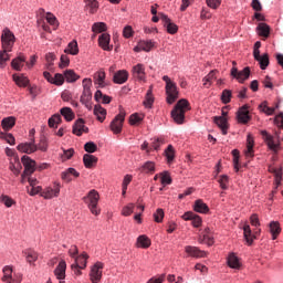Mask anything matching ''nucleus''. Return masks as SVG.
<instances>
[{"instance_id": "nucleus-49", "label": "nucleus", "mask_w": 283, "mask_h": 283, "mask_svg": "<svg viewBox=\"0 0 283 283\" xmlns=\"http://www.w3.org/2000/svg\"><path fill=\"white\" fill-rule=\"evenodd\" d=\"M84 150L87 154H94L95 151H98V146L94 142H87L84 145Z\"/></svg>"}, {"instance_id": "nucleus-56", "label": "nucleus", "mask_w": 283, "mask_h": 283, "mask_svg": "<svg viewBox=\"0 0 283 283\" xmlns=\"http://www.w3.org/2000/svg\"><path fill=\"white\" fill-rule=\"evenodd\" d=\"M218 182H219L221 189H223V190L229 189V176H227V175L220 176Z\"/></svg>"}, {"instance_id": "nucleus-32", "label": "nucleus", "mask_w": 283, "mask_h": 283, "mask_svg": "<svg viewBox=\"0 0 283 283\" xmlns=\"http://www.w3.org/2000/svg\"><path fill=\"white\" fill-rule=\"evenodd\" d=\"M2 272H3V276L1 281L4 283H12V277L14 275V271L12 270V266L10 265L4 266Z\"/></svg>"}, {"instance_id": "nucleus-9", "label": "nucleus", "mask_w": 283, "mask_h": 283, "mask_svg": "<svg viewBox=\"0 0 283 283\" xmlns=\"http://www.w3.org/2000/svg\"><path fill=\"white\" fill-rule=\"evenodd\" d=\"M231 76L237 78L239 83H244L249 76H251V69L249 66L244 67L242 71H238V67L231 69Z\"/></svg>"}, {"instance_id": "nucleus-15", "label": "nucleus", "mask_w": 283, "mask_h": 283, "mask_svg": "<svg viewBox=\"0 0 283 283\" xmlns=\"http://www.w3.org/2000/svg\"><path fill=\"white\" fill-rule=\"evenodd\" d=\"M185 252H186L190 258H207V252L200 250L198 247L187 245V247L185 248Z\"/></svg>"}, {"instance_id": "nucleus-23", "label": "nucleus", "mask_w": 283, "mask_h": 283, "mask_svg": "<svg viewBox=\"0 0 283 283\" xmlns=\"http://www.w3.org/2000/svg\"><path fill=\"white\" fill-rule=\"evenodd\" d=\"M133 76L134 78H137V81H145L147 77V74L145 73V65L144 64H137L133 67Z\"/></svg>"}, {"instance_id": "nucleus-16", "label": "nucleus", "mask_w": 283, "mask_h": 283, "mask_svg": "<svg viewBox=\"0 0 283 283\" xmlns=\"http://www.w3.org/2000/svg\"><path fill=\"white\" fill-rule=\"evenodd\" d=\"M238 120L243 125H247L251 120V115H249V105H243L238 112Z\"/></svg>"}, {"instance_id": "nucleus-11", "label": "nucleus", "mask_w": 283, "mask_h": 283, "mask_svg": "<svg viewBox=\"0 0 283 283\" xmlns=\"http://www.w3.org/2000/svg\"><path fill=\"white\" fill-rule=\"evenodd\" d=\"M159 19L164 23V28H166L168 34H176L178 32V25L171 22V19L165 13H159Z\"/></svg>"}, {"instance_id": "nucleus-22", "label": "nucleus", "mask_w": 283, "mask_h": 283, "mask_svg": "<svg viewBox=\"0 0 283 283\" xmlns=\"http://www.w3.org/2000/svg\"><path fill=\"white\" fill-rule=\"evenodd\" d=\"M213 123L221 129L223 136H227V130L229 129V123L224 116H214Z\"/></svg>"}, {"instance_id": "nucleus-58", "label": "nucleus", "mask_w": 283, "mask_h": 283, "mask_svg": "<svg viewBox=\"0 0 283 283\" xmlns=\"http://www.w3.org/2000/svg\"><path fill=\"white\" fill-rule=\"evenodd\" d=\"M135 207L136 206L134 203H128L127 206H125L122 209V216L128 217V216L133 214Z\"/></svg>"}, {"instance_id": "nucleus-38", "label": "nucleus", "mask_w": 283, "mask_h": 283, "mask_svg": "<svg viewBox=\"0 0 283 283\" xmlns=\"http://www.w3.org/2000/svg\"><path fill=\"white\" fill-rule=\"evenodd\" d=\"M94 114L95 116H97V120H99V123H103L105 120V117L107 116V111L101 105H95Z\"/></svg>"}, {"instance_id": "nucleus-50", "label": "nucleus", "mask_w": 283, "mask_h": 283, "mask_svg": "<svg viewBox=\"0 0 283 283\" xmlns=\"http://www.w3.org/2000/svg\"><path fill=\"white\" fill-rule=\"evenodd\" d=\"M256 61L259 62L261 70H266V67H269L270 61L269 55L266 53L259 57Z\"/></svg>"}, {"instance_id": "nucleus-7", "label": "nucleus", "mask_w": 283, "mask_h": 283, "mask_svg": "<svg viewBox=\"0 0 283 283\" xmlns=\"http://www.w3.org/2000/svg\"><path fill=\"white\" fill-rule=\"evenodd\" d=\"M105 264L103 262H96L94 265L91 266L90 271V280L92 283H98L103 279V269Z\"/></svg>"}, {"instance_id": "nucleus-62", "label": "nucleus", "mask_w": 283, "mask_h": 283, "mask_svg": "<svg viewBox=\"0 0 283 283\" xmlns=\"http://www.w3.org/2000/svg\"><path fill=\"white\" fill-rule=\"evenodd\" d=\"M53 85H63L65 83V76L61 73H56L53 77V82H51Z\"/></svg>"}, {"instance_id": "nucleus-39", "label": "nucleus", "mask_w": 283, "mask_h": 283, "mask_svg": "<svg viewBox=\"0 0 283 283\" xmlns=\"http://www.w3.org/2000/svg\"><path fill=\"white\" fill-rule=\"evenodd\" d=\"M259 32V36H264V39H269V35L271 34V28L266 23H259L256 28Z\"/></svg>"}, {"instance_id": "nucleus-61", "label": "nucleus", "mask_w": 283, "mask_h": 283, "mask_svg": "<svg viewBox=\"0 0 283 283\" xmlns=\"http://www.w3.org/2000/svg\"><path fill=\"white\" fill-rule=\"evenodd\" d=\"M165 218V210H163L161 208H158L157 211L154 213V220L155 222H163Z\"/></svg>"}, {"instance_id": "nucleus-10", "label": "nucleus", "mask_w": 283, "mask_h": 283, "mask_svg": "<svg viewBox=\"0 0 283 283\" xmlns=\"http://www.w3.org/2000/svg\"><path fill=\"white\" fill-rule=\"evenodd\" d=\"M22 165L24 167V174L32 176L34 171H36V161L34 159L30 158L28 155L22 156L21 158Z\"/></svg>"}, {"instance_id": "nucleus-28", "label": "nucleus", "mask_w": 283, "mask_h": 283, "mask_svg": "<svg viewBox=\"0 0 283 283\" xmlns=\"http://www.w3.org/2000/svg\"><path fill=\"white\" fill-rule=\"evenodd\" d=\"M255 145V140L253 139V135L249 134L247 137V150H245V157L247 158H253L254 150L253 147Z\"/></svg>"}, {"instance_id": "nucleus-13", "label": "nucleus", "mask_w": 283, "mask_h": 283, "mask_svg": "<svg viewBox=\"0 0 283 283\" xmlns=\"http://www.w3.org/2000/svg\"><path fill=\"white\" fill-rule=\"evenodd\" d=\"M17 149L22 154H34L36 151V144H34V139H31L29 143L19 144Z\"/></svg>"}, {"instance_id": "nucleus-46", "label": "nucleus", "mask_w": 283, "mask_h": 283, "mask_svg": "<svg viewBox=\"0 0 283 283\" xmlns=\"http://www.w3.org/2000/svg\"><path fill=\"white\" fill-rule=\"evenodd\" d=\"M10 51H6V49H2L0 51V67H6V63L10 61V54H8Z\"/></svg>"}, {"instance_id": "nucleus-59", "label": "nucleus", "mask_w": 283, "mask_h": 283, "mask_svg": "<svg viewBox=\"0 0 283 283\" xmlns=\"http://www.w3.org/2000/svg\"><path fill=\"white\" fill-rule=\"evenodd\" d=\"M36 146V151H48V139L42 137Z\"/></svg>"}, {"instance_id": "nucleus-57", "label": "nucleus", "mask_w": 283, "mask_h": 283, "mask_svg": "<svg viewBox=\"0 0 283 283\" xmlns=\"http://www.w3.org/2000/svg\"><path fill=\"white\" fill-rule=\"evenodd\" d=\"M166 158L168 163H171L176 156V151L174 150V146L169 145L165 150Z\"/></svg>"}, {"instance_id": "nucleus-44", "label": "nucleus", "mask_w": 283, "mask_h": 283, "mask_svg": "<svg viewBox=\"0 0 283 283\" xmlns=\"http://www.w3.org/2000/svg\"><path fill=\"white\" fill-rule=\"evenodd\" d=\"M61 115L67 120V123L74 120V112L70 107H63L60 111Z\"/></svg>"}, {"instance_id": "nucleus-51", "label": "nucleus", "mask_w": 283, "mask_h": 283, "mask_svg": "<svg viewBox=\"0 0 283 283\" xmlns=\"http://www.w3.org/2000/svg\"><path fill=\"white\" fill-rule=\"evenodd\" d=\"M107 30V24L105 22H95L92 27L93 32H105Z\"/></svg>"}, {"instance_id": "nucleus-36", "label": "nucleus", "mask_w": 283, "mask_h": 283, "mask_svg": "<svg viewBox=\"0 0 283 283\" xmlns=\"http://www.w3.org/2000/svg\"><path fill=\"white\" fill-rule=\"evenodd\" d=\"M154 86H149V90L146 93L144 105L148 109H151V106L154 105Z\"/></svg>"}, {"instance_id": "nucleus-8", "label": "nucleus", "mask_w": 283, "mask_h": 283, "mask_svg": "<svg viewBox=\"0 0 283 283\" xmlns=\"http://www.w3.org/2000/svg\"><path fill=\"white\" fill-rule=\"evenodd\" d=\"M60 193H61V184L54 182L52 186L46 187L41 192V196L45 200H52V198H59Z\"/></svg>"}, {"instance_id": "nucleus-53", "label": "nucleus", "mask_w": 283, "mask_h": 283, "mask_svg": "<svg viewBox=\"0 0 283 283\" xmlns=\"http://www.w3.org/2000/svg\"><path fill=\"white\" fill-rule=\"evenodd\" d=\"M46 61V70H52V65H54V61H56V55L54 53H48L45 55Z\"/></svg>"}, {"instance_id": "nucleus-54", "label": "nucleus", "mask_w": 283, "mask_h": 283, "mask_svg": "<svg viewBox=\"0 0 283 283\" xmlns=\"http://www.w3.org/2000/svg\"><path fill=\"white\" fill-rule=\"evenodd\" d=\"M231 90H223L221 94V101L224 105H228V103H231Z\"/></svg>"}, {"instance_id": "nucleus-27", "label": "nucleus", "mask_w": 283, "mask_h": 283, "mask_svg": "<svg viewBox=\"0 0 283 283\" xmlns=\"http://www.w3.org/2000/svg\"><path fill=\"white\" fill-rule=\"evenodd\" d=\"M87 260H90V255L87 252H83L82 254L75 256L73 264L81 266L82 269H87Z\"/></svg>"}, {"instance_id": "nucleus-41", "label": "nucleus", "mask_w": 283, "mask_h": 283, "mask_svg": "<svg viewBox=\"0 0 283 283\" xmlns=\"http://www.w3.org/2000/svg\"><path fill=\"white\" fill-rule=\"evenodd\" d=\"M228 266H230V269H240V266H241L240 259H238L235 253H230L229 254V256H228Z\"/></svg>"}, {"instance_id": "nucleus-63", "label": "nucleus", "mask_w": 283, "mask_h": 283, "mask_svg": "<svg viewBox=\"0 0 283 283\" xmlns=\"http://www.w3.org/2000/svg\"><path fill=\"white\" fill-rule=\"evenodd\" d=\"M161 185H171V176L169 175V172H161Z\"/></svg>"}, {"instance_id": "nucleus-1", "label": "nucleus", "mask_w": 283, "mask_h": 283, "mask_svg": "<svg viewBox=\"0 0 283 283\" xmlns=\"http://www.w3.org/2000/svg\"><path fill=\"white\" fill-rule=\"evenodd\" d=\"M189 109H191V106H189V101L185 98L179 99L170 113L171 118L175 120L177 125H184L185 114H187Z\"/></svg>"}, {"instance_id": "nucleus-12", "label": "nucleus", "mask_w": 283, "mask_h": 283, "mask_svg": "<svg viewBox=\"0 0 283 283\" xmlns=\"http://www.w3.org/2000/svg\"><path fill=\"white\" fill-rule=\"evenodd\" d=\"M65 271H67V263L65 260H61L54 270V275L59 283H65Z\"/></svg>"}, {"instance_id": "nucleus-55", "label": "nucleus", "mask_w": 283, "mask_h": 283, "mask_svg": "<svg viewBox=\"0 0 283 283\" xmlns=\"http://www.w3.org/2000/svg\"><path fill=\"white\" fill-rule=\"evenodd\" d=\"M199 242H205L206 244H208V247H212L213 244V235L212 234H202L200 238H199Z\"/></svg>"}, {"instance_id": "nucleus-18", "label": "nucleus", "mask_w": 283, "mask_h": 283, "mask_svg": "<svg viewBox=\"0 0 283 283\" xmlns=\"http://www.w3.org/2000/svg\"><path fill=\"white\" fill-rule=\"evenodd\" d=\"M182 220H191L192 221V227H200L202 224V218H200V216L191 212V211H188L186 213L182 214Z\"/></svg>"}, {"instance_id": "nucleus-40", "label": "nucleus", "mask_w": 283, "mask_h": 283, "mask_svg": "<svg viewBox=\"0 0 283 283\" xmlns=\"http://www.w3.org/2000/svg\"><path fill=\"white\" fill-rule=\"evenodd\" d=\"M24 256L29 264H34V262L39 260V253H36L34 250H25Z\"/></svg>"}, {"instance_id": "nucleus-35", "label": "nucleus", "mask_w": 283, "mask_h": 283, "mask_svg": "<svg viewBox=\"0 0 283 283\" xmlns=\"http://www.w3.org/2000/svg\"><path fill=\"white\" fill-rule=\"evenodd\" d=\"M282 232V228H280V222L272 221L270 222V233H272V240H277V237Z\"/></svg>"}, {"instance_id": "nucleus-20", "label": "nucleus", "mask_w": 283, "mask_h": 283, "mask_svg": "<svg viewBox=\"0 0 283 283\" xmlns=\"http://www.w3.org/2000/svg\"><path fill=\"white\" fill-rule=\"evenodd\" d=\"M243 235L247 244L251 247L253 244V241L255 240V235H258V232L251 231V226L244 224L243 226Z\"/></svg>"}, {"instance_id": "nucleus-14", "label": "nucleus", "mask_w": 283, "mask_h": 283, "mask_svg": "<svg viewBox=\"0 0 283 283\" xmlns=\"http://www.w3.org/2000/svg\"><path fill=\"white\" fill-rule=\"evenodd\" d=\"M90 128L85 127V120H83V118L77 119L73 125V134H75V136H83V133L87 134Z\"/></svg>"}, {"instance_id": "nucleus-42", "label": "nucleus", "mask_w": 283, "mask_h": 283, "mask_svg": "<svg viewBox=\"0 0 283 283\" xmlns=\"http://www.w3.org/2000/svg\"><path fill=\"white\" fill-rule=\"evenodd\" d=\"M64 53L76 56V54H78V43L76 41L70 42L67 48L64 50Z\"/></svg>"}, {"instance_id": "nucleus-34", "label": "nucleus", "mask_w": 283, "mask_h": 283, "mask_svg": "<svg viewBox=\"0 0 283 283\" xmlns=\"http://www.w3.org/2000/svg\"><path fill=\"white\" fill-rule=\"evenodd\" d=\"M137 247L140 249H149V247H151V239L145 234L139 235L137 238Z\"/></svg>"}, {"instance_id": "nucleus-25", "label": "nucleus", "mask_w": 283, "mask_h": 283, "mask_svg": "<svg viewBox=\"0 0 283 283\" xmlns=\"http://www.w3.org/2000/svg\"><path fill=\"white\" fill-rule=\"evenodd\" d=\"M154 49V41L147 40V41H140L137 46H135L136 52H151Z\"/></svg>"}, {"instance_id": "nucleus-30", "label": "nucleus", "mask_w": 283, "mask_h": 283, "mask_svg": "<svg viewBox=\"0 0 283 283\" xmlns=\"http://www.w3.org/2000/svg\"><path fill=\"white\" fill-rule=\"evenodd\" d=\"M193 210L197 213H209V206H207V203H205V201L201 199H198L195 201Z\"/></svg>"}, {"instance_id": "nucleus-33", "label": "nucleus", "mask_w": 283, "mask_h": 283, "mask_svg": "<svg viewBox=\"0 0 283 283\" xmlns=\"http://www.w3.org/2000/svg\"><path fill=\"white\" fill-rule=\"evenodd\" d=\"M23 63H25V56L19 55L18 57L12 60L11 67L17 72H21V70L23 69Z\"/></svg>"}, {"instance_id": "nucleus-52", "label": "nucleus", "mask_w": 283, "mask_h": 283, "mask_svg": "<svg viewBox=\"0 0 283 283\" xmlns=\"http://www.w3.org/2000/svg\"><path fill=\"white\" fill-rule=\"evenodd\" d=\"M205 83V87H211V83H213V81H216V71H211L205 78H203Z\"/></svg>"}, {"instance_id": "nucleus-19", "label": "nucleus", "mask_w": 283, "mask_h": 283, "mask_svg": "<svg viewBox=\"0 0 283 283\" xmlns=\"http://www.w3.org/2000/svg\"><path fill=\"white\" fill-rule=\"evenodd\" d=\"M111 36L108 33H103L98 38V44L102 50H105L106 52H112L113 48L109 45Z\"/></svg>"}, {"instance_id": "nucleus-60", "label": "nucleus", "mask_w": 283, "mask_h": 283, "mask_svg": "<svg viewBox=\"0 0 283 283\" xmlns=\"http://www.w3.org/2000/svg\"><path fill=\"white\" fill-rule=\"evenodd\" d=\"M92 98V88H83V93L81 96V103H87Z\"/></svg>"}, {"instance_id": "nucleus-29", "label": "nucleus", "mask_w": 283, "mask_h": 283, "mask_svg": "<svg viewBox=\"0 0 283 283\" xmlns=\"http://www.w3.org/2000/svg\"><path fill=\"white\" fill-rule=\"evenodd\" d=\"M14 125H17V118L14 116L4 117L1 122L4 132H10Z\"/></svg>"}, {"instance_id": "nucleus-48", "label": "nucleus", "mask_w": 283, "mask_h": 283, "mask_svg": "<svg viewBox=\"0 0 283 283\" xmlns=\"http://www.w3.org/2000/svg\"><path fill=\"white\" fill-rule=\"evenodd\" d=\"M86 3V8H90L91 14H94L96 10H98V1L96 0H84Z\"/></svg>"}, {"instance_id": "nucleus-17", "label": "nucleus", "mask_w": 283, "mask_h": 283, "mask_svg": "<svg viewBox=\"0 0 283 283\" xmlns=\"http://www.w3.org/2000/svg\"><path fill=\"white\" fill-rule=\"evenodd\" d=\"M128 78H129V73L125 70H119L114 73L113 82L116 85H123V83H127Z\"/></svg>"}, {"instance_id": "nucleus-5", "label": "nucleus", "mask_w": 283, "mask_h": 283, "mask_svg": "<svg viewBox=\"0 0 283 283\" xmlns=\"http://www.w3.org/2000/svg\"><path fill=\"white\" fill-rule=\"evenodd\" d=\"M14 33H12L10 29L6 28L1 34L2 50H6V52H12V48H14Z\"/></svg>"}, {"instance_id": "nucleus-37", "label": "nucleus", "mask_w": 283, "mask_h": 283, "mask_svg": "<svg viewBox=\"0 0 283 283\" xmlns=\"http://www.w3.org/2000/svg\"><path fill=\"white\" fill-rule=\"evenodd\" d=\"M93 78L95 85H98V87H105V71H97Z\"/></svg>"}, {"instance_id": "nucleus-31", "label": "nucleus", "mask_w": 283, "mask_h": 283, "mask_svg": "<svg viewBox=\"0 0 283 283\" xmlns=\"http://www.w3.org/2000/svg\"><path fill=\"white\" fill-rule=\"evenodd\" d=\"M140 174H156V164L154 161H146L139 167Z\"/></svg>"}, {"instance_id": "nucleus-43", "label": "nucleus", "mask_w": 283, "mask_h": 283, "mask_svg": "<svg viewBox=\"0 0 283 283\" xmlns=\"http://www.w3.org/2000/svg\"><path fill=\"white\" fill-rule=\"evenodd\" d=\"M13 81L14 83H17V85H19V87H28L30 80H28V77L23 76V75H13Z\"/></svg>"}, {"instance_id": "nucleus-45", "label": "nucleus", "mask_w": 283, "mask_h": 283, "mask_svg": "<svg viewBox=\"0 0 283 283\" xmlns=\"http://www.w3.org/2000/svg\"><path fill=\"white\" fill-rule=\"evenodd\" d=\"M64 77L66 80V83H76V81H78V75L74 73L73 70H66L64 72Z\"/></svg>"}, {"instance_id": "nucleus-26", "label": "nucleus", "mask_w": 283, "mask_h": 283, "mask_svg": "<svg viewBox=\"0 0 283 283\" xmlns=\"http://www.w3.org/2000/svg\"><path fill=\"white\" fill-rule=\"evenodd\" d=\"M83 163L86 169H92L93 167H96V164L98 163V158L94 155L85 154L83 156Z\"/></svg>"}, {"instance_id": "nucleus-3", "label": "nucleus", "mask_w": 283, "mask_h": 283, "mask_svg": "<svg viewBox=\"0 0 283 283\" xmlns=\"http://www.w3.org/2000/svg\"><path fill=\"white\" fill-rule=\"evenodd\" d=\"M98 200H101V196L98 195V191L96 190H91L86 197L83 198V201L85 205H87L91 213L93 216H99L101 214V209H98Z\"/></svg>"}, {"instance_id": "nucleus-2", "label": "nucleus", "mask_w": 283, "mask_h": 283, "mask_svg": "<svg viewBox=\"0 0 283 283\" xmlns=\"http://www.w3.org/2000/svg\"><path fill=\"white\" fill-rule=\"evenodd\" d=\"M163 81L166 83L167 104L174 105L179 96L178 86L176 85V82L171 81L167 75L163 76Z\"/></svg>"}, {"instance_id": "nucleus-64", "label": "nucleus", "mask_w": 283, "mask_h": 283, "mask_svg": "<svg viewBox=\"0 0 283 283\" xmlns=\"http://www.w3.org/2000/svg\"><path fill=\"white\" fill-rule=\"evenodd\" d=\"M23 282V273L21 272H13V276L11 279V283H21Z\"/></svg>"}, {"instance_id": "nucleus-47", "label": "nucleus", "mask_w": 283, "mask_h": 283, "mask_svg": "<svg viewBox=\"0 0 283 283\" xmlns=\"http://www.w3.org/2000/svg\"><path fill=\"white\" fill-rule=\"evenodd\" d=\"M0 138L2 140H6V143H8L9 145H15L14 135L10 133L0 132Z\"/></svg>"}, {"instance_id": "nucleus-21", "label": "nucleus", "mask_w": 283, "mask_h": 283, "mask_svg": "<svg viewBox=\"0 0 283 283\" xmlns=\"http://www.w3.org/2000/svg\"><path fill=\"white\" fill-rule=\"evenodd\" d=\"M269 171L274 175L276 187L272 190V193L275 195L277 193V187L282 184V168L270 167Z\"/></svg>"}, {"instance_id": "nucleus-24", "label": "nucleus", "mask_w": 283, "mask_h": 283, "mask_svg": "<svg viewBox=\"0 0 283 283\" xmlns=\"http://www.w3.org/2000/svg\"><path fill=\"white\" fill-rule=\"evenodd\" d=\"M9 169L15 176H19V171L21 169V161L19 160V155H15L14 157L9 158Z\"/></svg>"}, {"instance_id": "nucleus-6", "label": "nucleus", "mask_w": 283, "mask_h": 283, "mask_svg": "<svg viewBox=\"0 0 283 283\" xmlns=\"http://www.w3.org/2000/svg\"><path fill=\"white\" fill-rule=\"evenodd\" d=\"M125 109L123 107H119V113L117 116L114 117V119L111 122V130L113 134H120L123 132V124L125 123Z\"/></svg>"}, {"instance_id": "nucleus-4", "label": "nucleus", "mask_w": 283, "mask_h": 283, "mask_svg": "<svg viewBox=\"0 0 283 283\" xmlns=\"http://www.w3.org/2000/svg\"><path fill=\"white\" fill-rule=\"evenodd\" d=\"M261 136L265 145H268L269 149H271V151H274V154H277V151H280V135H277V133L271 135L266 130H261Z\"/></svg>"}]
</instances>
